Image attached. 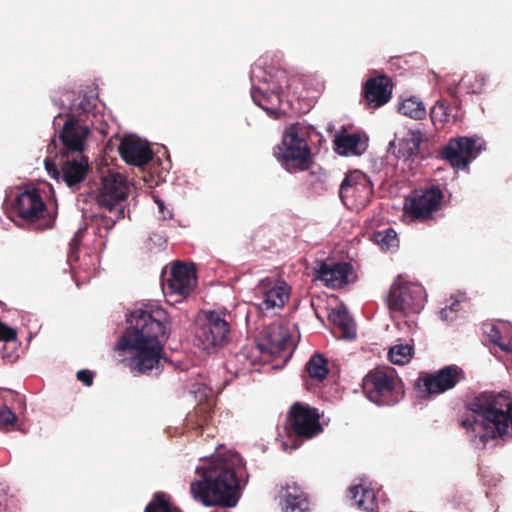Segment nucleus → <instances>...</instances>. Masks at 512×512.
<instances>
[{
  "instance_id": "obj_10",
  "label": "nucleus",
  "mask_w": 512,
  "mask_h": 512,
  "mask_svg": "<svg viewBox=\"0 0 512 512\" xmlns=\"http://www.w3.org/2000/svg\"><path fill=\"white\" fill-rule=\"evenodd\" d=\"M465 379L466 375L461 367L447 365L435 372L420 376L417 381V388L421 398L426 399L452 390Z\"/></svg>"
},
{
  "instance_id": "obj_29",
  "label": "nucleus",
  "mask_w": 512,
  "mask_h": 512,
  "mask_svg": "<svg viewBox=\"0 0 512 512\" xmlns=\"http://www.w3.org/2000/svg\"><path fill=\"white\" fill-rule=\"evenodd\" d=\"M485 82L486 78L482 74L467 73L460 79L458 88L468 94H478L482 92Z\"/></svg>"
},
{
  "instance_id": "obj_36",
  "label": "nucleus",
  "mask_w": 512,
  "mask_h": 512,
  "mask_svg": "<svg viewBox=\"0 0 512 512\" xmlns=\"http://www.w3.org/2000/svg\"><path fill=\"white\" fill-rule=\"evenodd\" d=\"M109 214L101 215V225H103L107 230H110L114 227L116 222L122 218H124V207H116L113 209V212L108 210Z\"/></svg>"
},
{
  "instance_id": "obj_4",
  "label": "nucleus",
  "mask_w": 512,
  "mask_h": 512,
  "mask_svg": "<svg viewBox=\"0 0 512 512\" xmlns=\"http://www.w3.org/2000/svg\"><path fill=\"white\" fill-rule=\"evenodd\" d=\"M89 133L87 126L80 125L73 116L69 117L59 135L63 144L59 162L56 163L52 158H46L44 161L49 176L57 181L62 180L73 190L79 189L90 168L88 158L83 155L85 140Z\"/></svg>"
},
{
  "instance_id": "obj_45",
  "label": "nucleus",
  "mask_w": 512,
  "mask_h": 512,
  "mask_svg": "<svg viewBox=\"0 0 512 512\" xmlns=\"http://www.w3.org/2000/svg\"><path fill=\"white\" fill-rule=\"evenodd\" d=\"M439 315L443 321H451L455 319V315L450 314L449 309L445 307L440 310Z\"/></svg>"
},
{
  "instance_id": "obj_48",
  "label": "nucleus",
  "mask_w": 512,
  "mask_h": 512,
  "mask_svg": "<svg viewBox=\"0 0 512 512\" xmlns=\"http://www.w3.org/2000/svg\"><path fill=\"white\" fill-rule=\"evenodd\" d=\"M457 90H458V88H457V87H455V88H450V89H449V93H450V95H451L453 98H455V99L457 98Z\"/></svg>"
},
{
  "instance_id": "obj_22",
  "label": "nucleus",
  "mask_w": 512,
  "mask_h": 512,
  "mask_svg": "<svg viewBox=\"0 0 512 512\" xmlns=\"http://www.w3.org/2000/svg\"><path fill=\"white\" fill-rule=\"evenodd\" d=\"M372 193V184L369 178L360 171H352L346 174L340 184L339 197L344 205H348V199L363 194L365 198Z\"/></svg>"
},
{
  "instance_id": "obj_26",
  "label": "nucleus",
  "mask_w": 512,
  "mask_h": 512,
  "mask_svg": "<svg viewBox=\"0 0 512 512\" xmlns=\"http://www.w3.org/2000/svg\"><path fill=\"white\" fill-rule=\"evenodd\" d=\"M212 420L211 410L206 405H198L193 411L189 412L185 418V427L187 430L198 431L202 434L208 430L209 423Z\"/></svg>"
},
{
  "instance_id": "obj_35",
  "label": "nucleus",
  "mask_w": 512,
  "mask_h": 512,
  "mask_svg": "<svg viewBox=\"0 0 512 512\" xmlns=\"http://www.w3.org/2000/svg\"><path fill=\"white\" fill-rule=\"evenodd\" d=\"M309 503L302 494L288 493L285 499V512H303L308 509Z\"/></svg>"
},
{
  "instance_id": "obj_9",
  "label": "nucleus",
  "mask_w": 512,
  "mask_h": 512,
  "mask_svg": "<svg viewBox=\"0 0 512 512\" xmlns=\"http://www.w3.org/2000/svg\"><path fill=\"white\" fill-rule=\"evenodd\" d=\"M444 193L438 185L415 189L404 201V216L411 221L426 222L434 219L441 209Z\"/></svg>"
},
{
  "instance_id": "obj_20",
  "label": "nucleus",
  "mask_w": 512,
  "mask_h": 512,
  "mask_svg": "<svg viewBox=\"0 0 512 512\" xmlns=\"http://www.w3.org/2000/svg\"><path fill=\"white\" fill-rule=\"evenodd\" d=\"M121 158L130 165L144 166L153 158V151L147 143L133 136H125L118 146Z\"/></svg>"
},
{
  "instance_id": "obj_24",
  "label": "nucleus",
  "mask_w": 512,
  "mask_h": 512,
  "mask_svg": "<svg viewBox=\"0 0 512 512\" xmlns=\"http://www.w3.org/2000/svg\"><path fill=\"white\" fill-rule=\"evenodd\" d=\"M307 376H303L307 390H313L315 384L322 383L329 373L328 360L320 353L311 356L305 365Z\"/></svg>"
},
{
  "instance_id": "obj_1",
  "label": "nucleus",
  "mask_w": 512,
  "mask_h": 512,
  "mask_svg": "<svg viewBox=\"0 0 512 512\" xmlns=\"http://www.w3.org/2000/svg\"><path fill=\"white\" fill-rule=\"evenodd\" d=\"M128 326L117 347L131 349L127 366L134 375H149L153 370L160 373L164 356V343L168 338V314L159 306L135 309L127 319Z\"/></svg>"
},
{
  "instance_id": "obj_2",
  "label": "nucleus",
  "mask_w": 512,
  "mask_h": 512,
  "mask_svg": "<svg viewBox=\"0 0 512 512\" xmlns=\"http://www.w3.org/2000/svg\"><path fill=\"white\" fill-rule=\"evenodd\" d=\"M457 423L475 444H486L495 439H512V395L483 391L469 397L464 411L458 414Z\"/></svg>"
},
{
  "instance_id": "obj_27",
  "label": "nucleus",
  "mask_w": 512,
  "mask_h": 512,
  "mask_svg": "<svg viewBox=\"0 0 512 512\" xmlns=\"http://www.w3.org/2000/svg\"><path fill=\"white\" fill-rule=\"evenodd\" d=\"M330 321L337 325L346 338H354L356 335L355 324L345 308L333 310L329 314Z\"/></svg>"
},
{
  "instance_id": "obj_42",
  "label": "nucleus",
  "mask_w": 512,
  "mask_h": 512,
  "mask_svg": "<svg viewBox=\"0 0 512 512\" xmlns=\"http://www.w3.org/2000/svg\"><path fill=\"white\" fill-rule=\"evenodd\" d=\"M76 376L80 382L84 383L88 387L93 384L94 375L89 370H79Z\"/></svg>"
},
{
  "instance_id": "obj_47",
  "label": "nucleus",
  "mask_w": 512,
  "mask_h": 512,
  "mask_svg": "<svg viewBox=\"0 0 512 512\" xmlns=\"http://www.w3.org/2000/svg\"><path fill=\"white\" fill-rule=\"evenodd\" d=\"M489 335L491 337L492 342H493V339H497L498 336H501L499 330L496 327H492Z\"/></svg>"
},
{
  "instance_id": "obj_6",
  "label": "nucleus",
  "mask_w": 512,
  "mask_h": 512,
  "mask_svg": "<svg viewBox=\"0 0 512 512\" xmlns=\"http://www.w3.org/2000/svg\"><path fill=\"white\" fill-rule=\"evenodd\" d=\"M362 389L371 402L382 406H392L404 396L403 383L390 366L370 370L362 380Z\"/></svg>"
},
{
  "instance_id": "obj_40",
  "label": "nucleus",
  "mask_w": 512,
  "mask_h": 512,
  "mask_svg": "<svg viewBox=\"0 0 512 512\" xmlns=\"http://www.w3.org/2000/svg\"><path fill=\"white\" fill-rule=\"evenodd\" d=\"M17 337L16 331L0 321V341H13Z\"/></svg>"
},
{
  "instance_id": "obj_23",
  "label": "nucleus",
  "mask_w": 512,
  "mask_h": 512,
  "mask_svg": "<svg viewBox=\"0 0 512 512\" xmlns=\"http://www.w3.org/2000/svg\"><path fill=\"white\" fill-rule=\"evenodd\" d=\"M352 266L347 262L333 263L331 265L321 262L316 270L317 278L330 288H341L348 282V275Z\"/></svg>"
},
{
  "instance_id": "obj_8",
  "label": "nucleus",
  "mask_w": 512,
  "mask_h": 512,
  "mask_svg": "<svg viewBox=\"0 0 512 512\" xmlns=\"http://www.w3.org/2000/svg\"><path fill=\"white\" fill-rule=\"evenodd\" d=\"M318 409L307 403H293L286 415L285 431L289 437L309 440L323 431Z\"/></svg>"
},
{
  "instance_id": "obj_7",
  "label": "nucleus",
  "mask_w": 512,
  "mask_h": 512,
  "mask_svg": "<svg viewBox=\"0 0 512 512\" xmlns=\"http://www.w3.org/2000/svg\"><path fill=\"white\" fill-rule=\"evenodd\" d=\"M425 300V289L421 284L398 277L390 287L387 305L391 313L408 316L419 313L424 307Z\"/></svg>"
},
{
  "instance_id": "obj_18",
  "label": "nucleus",
  "mask_w": 512,
  "mask_h": 512,
  "mask_svg": "<svg viewBox=\"0 0 512 512\" xmlns=\"http://www.w3.org/2000/svg\"><path fill=\"white\" fill-rule=\"evenodd\" d=\"M393 83L386 75L369 78L363 85L362 103L370 109H377L389 102Z\"/></svg>"
},
{
  "instance_id": "obj_16",
  "label": "nucleus",
  "mask_w": 512,
  "mask_h": 512,
  "mask_svg": "<svg viewBox=\"0 0 512 512\" xmlns=\"http://www.w3.org/2000/svg\"><path fill=\"white\" fill-rule=\"evenodd\" d=\"M291 343L292 338L287 328L280 324H270L260 332L256 348L261 354L272 356L286 351Z\"/></svg>"
},
{
  "instance_id": "obj_13",
  "label": "nucleus",
  "mask_w": 512,
  "mask_h": 512,
  "mask_svg": "<svg viewBox=\"0 0 512 512\" xmlns=\"http://www.w3.org/2000/svg\"><path fill=\"white\" fill-rule=\"evenodd\" d=\"M197 285L196 271L193 265L188 266L181 262L175 263L170 272V277L164 284L167 294L172 296H178L180 301L189 296Z\"/></svg>"
},
{
  "instance_id": "obj_37",
  "label": "nucleus",
  "mask_w": 512,
  "mask_h": 512,
  "mask_svg": "<svg viewBox=\"0 0 512 512\" xmlns=\"http://www.w3.org/2000/svg\"><path fill=\"white\" fill-rule=\"evenodd\" d=\"M17 419L18 418H17L16 414L10 408H8L6 405H3L0 408V429L1 430L9 431L14 426Z\"/></svg>"
},
{
  "instance_id": "obj_11",
  "label": "nucleus",
  "mask_w": 512,
  "mask_h": 512,
  "mask_svg": "<svg viewBox=\"0 0 512 512\" xmlns=\"http://www.w3.org/2000/svg\"><path fill=\"white\" fill-rule=\"evenodd\" d=\"M202 348L208 352L225 346L230 339V325L224 316L216 311L205 313L204 322L195 332Z\"/></svg>"
},
{
  "instance_id": "obj_25",
  "label": "nucleus",
  "mask_w": 512,
  "mask_h": 512,
  "mask_svg": "<svg viewBox=\"0 0 512 512\" xmlns=\"http://www.w3.org/2000/svg\"><path fill=\"white\" fill-rule=\"evenodd\" d=\"M348 495L353 504L359 509L367 512H376L378 509V503L375 491L370 488L359 485H352L348 489Z\"/></svg>"
},
{
  "instance_id": "obj_44",
  "label": "nucleus",
  "mask_w": 512,
  "mask_h": 512,
  "mask_svg": "<svg viewBox=\"0 0 512 512\" xmlns=\"http://www.w3.org/2000/svg\"><path fill=\"white\" fill-rule=\"evenodd\" d=\"M159 212L162 215L163 219H171L173 217V213L170 209H168L162 200H157Z\"/></svg>"
},
{
  "instance_id": "obj_19",
  "label": "nucleus",
  "mask_w": 512,
  "mask_h": 512,
  "mask_svg": "<svg viewBox=\"0 0 512 512\" xmlns=\"http://www.w3.org/2000/svg\"><path fill=\"white\" fill-rule=\"evenodd\" d=\"M282 86L274 81L253 84L251 97L256 105L269 114L277 115L282 103Z\"/></svg>"
},
{
  "instance_id": "obj_28",
  "label": "nucleus",
  "mask_w": 512,
  "mask_h": 512,
  "mask_svg": "<svg viewBox=\"0 0 512 512\" xmlns=\"http://www.w3.org/2000/svg\"><path fill=\"white\" fill-rule=\"evenodd\" d=\"M398 111L415 120H421L426 116V109L422 101L417 97L404 99L398 107Z\"/></svg>"
},
{
  "instance_id": "obj_3",
  "label": "nucleus",
  "mask_w": 512,
  "mask_h": 512,
  "mask_svg": "<svg viewBox=\"0 0 512 512\" xmlns=\"http://www.w3.org/2000/svg\"><path fill=\"white\" fill-rule=\"evenodd\" d=\"M239 454L217 456L196 468L197 479L191 482L193 498L205 506L235 507L241 496L239 475L243 470Z\"/></svg>"
},
{
  "instance_id": "obj_31",
  "label": "nucleus",
  "mask_w": 512,
  "mask_h": 512,
  "mask_svg": "<svg viewBox=\"0 0 512 512\" xmlns=\"http://www.w3.org/2000/svg\"><path fill=\"white\" fill-rule=\"evenodd\" d=\"M329 176L322 169L319 168L317 171L311 170L308 174L307 183L310 188L317 194H322L329 188Z\"/></svg>"
},
{
  "instance_id": "obj_32",
  "label": "nucleus",
  "mask_w": 512,
  "mask_h": 512,
  "mask_svg": "<svg viewBox=\"0 0 512 512\" xmlns=\"http://www.w3.org/2000/svg\"><path fill=\"white\" fill-rule=\"evenodd\" d=\"M413 354V347L408 344H399L390 348L388 356L389 360L396 365H404L408 363Z\"/></svg>"
},
{
  "instance_id": "obj_46",
  "label": "nucleus",
  "mask_w": 512,
  "mask_h": 512,
  "mask_svg": "<svg viewBox=\"0 0 512 512\" xmlns=\"http://www.w3.org/2000/svg\"><path fill=\"white\" fill-rule=\"evenodd\" d=\"M459 306H460V302L458 300H455L454 302H452V304L450 306H446L445 308L449 309L450 314L456 316V314L459 310Z\"/></svg>"
},
{
  "instance_id": "obj_21",
  "label": "nucleus",
  "mask_w": 512,
  "mask_h": 512,
  "mask_svg": "<svg viewBox=\"0 0 512 512\" xmlns=\"http://www.w3.org/2000/svg\"><path fill=\"white\" fill-rule=\"evenodd\" d=\"M334 149L342 156L362 155L368 146V137L361 132L349 133L345 127L334 136Z\"/></svg>"
},
{
  "instance_id": "obj_33",
  "label": "nucleus",
  "mask_w": 512,
  "mask_h": 512,
  "mask_svg": "<svg viewBox=\"0 0 512 512\" xmlns=\"http://www.w3.org/2000/svg\"><path fill=\"white\" fill-rule=\"evenodd\" d=\"M145 512H181L177 507L173 506L162 492L154 495L151 502L146 506Z\"/></svg>"
},
{
  "instance_id": "obj_34",
  "label": "nucleus",
  "mask_w": 512,
  "mask_h": 512,
  "mask_svg": "<svg viewBox=\"0 0 512 512\" xmlns=\"http://www.w3.org/2000/svg\"><path fill=\"white\" fill-rule=\"evenodd\" d=\"M453 107L448 105L446 101L439 100L431 109V119L435 123L439 121L441 123L449 122L450 116L456 121V115L452 114Z\"/></svg>"
},
{
  "instance_id": "obj_14",
  "label": "nucleus",
  "mask_w": 512,
  "mask_h": 512,
  "mask_svg": "<svg viewBox=\"0 0 512 512\" xmlns=\"http://www.w3.org/2000/svg\"><path fill=\"white\" fill-rule=\"evenodd\" d=\"M255 291L261 299L258 306L263 312L282 308L290 295V287L287 283L271 278L262 279L256 286Z\"/></svg>"
},
{
  "instance_id": "obj_43",
  "label": "nucleus",
  "mask_w": 512,
  "mask_h": 512,
  "mask_svg": "<svg viewBox=\"0 0 512 512\" xmlns=\"http://www.w3.org/2000/svg\"><path fill=\"white\" fill-rule=\"evenodd\" d=\"M95 105L86 97H84L78 104L77 111L83 114L91 113Z\"/></svg>"
},
{
  "instance_id": "obj_15",
  "label": "nucleus",
  "mask_w": 512,
  "mask_h": 512,
  "mask_svg": "<svg viewBox=\"0 0 512 512\" xmlns=\"http://www.w3.org/2000/svg\"><path fill=\"white\" fill-rule=\"evenodd\" d=\"M128 196V185L125 177L119 173H109L102 178V187L97 196V203L113 212Z\"/></svg>"
},
{
  "instance_id": "obj_17",
  "label": "nucleus",
  "mask_w": 512,
  "mask_h": 512,
  "mask_svg": "<svg viewBox=\"0 0 512 512\" xmlns=\"http://www.w3.org/2000/svg\"><path fill=\"white\" fill-rule=\"evenodd\" d=\"M46 204L36 189L20 193L12 203L11 213L27 222H36L43 217Z\"/></svg>"
},
{
  "instance_id": "obj_39",
  "label": "nucleus",
  "mask_w": 512,
  "mask_h": 512,
  "mask_svg": "<svg viewBox=\"0 0 512 512\" xmlns=\"http://www.w3.org/2000/svg\"><path fill=\"white\" fill-rule=\"evenodd\" d=\"M84 232H85V230L78 229L75 232L73 238L71 239V241L69 243L70 251H69V254H68V258L70 260H75V261L78 260L77 250H78V248H79V246L81 244Z\"/></svg>"
},
{
  "instance_id": "obj_12",
  "label": "nucleus",
  "mask_w": 512,
  "mask_h": 512,
  "mask_svg": "<svg viewBox=\"0 0 512 512\" xmlns=\"http://www.w3.org/2000/svg\"><path fill=\"white\" fill-rule=\"evenodd\" d=\"M483 145L479 137L452 138L442 147L440 155L452 167L465 168L478 156Z\"/></svg>"
},
{
  "instance_id": "obj_41",
  "label": "nucleus",
  "mask_w": 512,
  "mask_h": 512,
  "mask_svg": "<svg viewBox=\"0 0 512 512\" xmlns=\"http://www.w3.org/2000/svg\"><path fill=\"white\" fill-rule=\"evenodd\" d=\"M493 343L496 344L502 351L512 354V336L505 340L502 336H498L497 339H493Z\"/></svg>"
},
{
  "instance_id": "obj_5",
  "label": "nucleus",
  "mask_w": 512,
  "mask_h": 512,
  "mask_svg": "<svg viewBox=\"0 0 512 512\" xmlns=\"http://www.w3.org/2000/svg\"><path fill=\"white\" fill-rule=\"evenodd\" d=\"M310 130L311 127L304 123H293L284 130L281 143L274 148V156L290 173L310 169Z\"/></svg>"
},
{
  "instance_id": "obj_30",
  "label": "nucleus",
  "mask_w": 512,
  "mask_h": 512,
  "mask_svg": "<svg viewBox=\"0 0 512 512\" xmlns=\"http://www.w3.org/2000/svg\"><path fill=\"white\" fill-rule=\"evenodd\" d=\"M422 141L423 134L420 131H413L411 132L410 137L402 142L399 152L407 158L418 156Z\"/></svg>"
},
{
  "instance_id": "obj_38",
  "label": "nucleus",
  "mask_w": 512,
  "mask_h": 512,
  "mask_svg": "<svg viewBox=\"0 0 512 512\" xmlns=\"http://www.w3.org/2000/svg\"><path fill=\"white\" fill-rule=\"evenodd\" d=\"M375 240L378 244L385 246L386 248H391L397 246V234L396 232L388 228L383 232H377L375 234Z\"/></svg>"
}]
</instances>
